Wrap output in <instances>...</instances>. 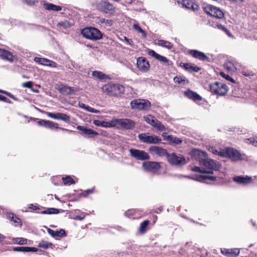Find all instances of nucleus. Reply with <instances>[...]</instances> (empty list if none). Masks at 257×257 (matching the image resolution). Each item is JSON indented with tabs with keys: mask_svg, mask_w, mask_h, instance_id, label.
I'll return each instance as SVG.
<instances>
[{
	"mask_svg": "<svg viewBox=\"0 0 257 257\" xmlns=\"http://www.w3.org/2000/svg\"><path fill=\"white\" fill-rule=\"evenodd\" d=\"M194 156L197 159L202 166L205 168L204 173L212 174L213 170H218L221 165L217 161L208 159V154L204 151L196 150L194 152Z\"/></svg>",
	"mask_w": 257,
	"mask_h": 257,
	"instance_id": "obj_1",
	"label": "nucleus"
},
{
	"mask_svg": "<svg viewBox=\"0 0 257 257\" xmlns=\"http://www.w3.org/2000/svg\"><path fill=\"white\" fill-rule=\"evenodd\" d=\"M101 89L103 93L110 96H120L125 91V88L123 85L112 83L103 85Z\"/></svg>",
	"mask_w": 257,
	"mask_h": 257,
	"instance_id": "obj_2",
	"label": "nucleus"
},
{
	"mask_svg": "<svg viewBox=\"0 0 257 257\" xmlns=\"http://www.w3.org/2000/svg\"><path fill=\"white\" fill-rule=\"evenodd\" d=\"M81 33L83 37L92 41H97L102 38V33L98 29L92 27L83 28Z\"/></svg>",
	"mask_w": 257,
	"mask_h": 257,
	"instance_id": "obj_3",
	"label": "nucleus"
},
{
	"mask_svg": "<svg viewBox=\"0 0 257 257\" xmlns=\"http://www.w3.org/2000/svg\"><path fill=\"white\" fill-rule=\"evenodd\" d=\"M210 91L212 94L224 96L228 91V87L226 84L221 82H215L209 84Z\"/></svg>",
	"mask_w": 257,
	"mask_h": 257,
	"instance_id": "obj_4",
	"label": "nucleus"
},
{
	"mask_svg": "<svg viewBox=\"0 0 257 257\" xmlns=\"http://www.w3.org/2000/svg\"><path fill=\"white\" fill-rule=\"evenodd\" d=\"M31 120L37 121V124L39 126H43L51 130H63L69 132H72V131L69 130L59 126V124L53 121L41 119L38 118H31Z\"/></svg>",
	"mask_w": 257,
	"mask_h": 257,
	"instance_id": "obj_5",
	"label": "nucleus"
},
{
	"mask_svg": "<svg viewBox=\"0 0 257 257\" xmlns=\"http://www.w3.org/2000/svg\"><path fill=\"white\" fill-rule=\"evenodd\" d=\"M114 127H120L125 130H132L136 125L135 122L128 118L114 119Z\"/></svg>",
	"mask_w": 257,
	"mask_h": 257,
	"instance_id": "obj_6",
	"label": "nucleus"
},
{
	"mask_svg": "<svg viewBox=\"0 0 257 257\" xmlns=\"http://www.w3.org/2000/svg\"><path fill=\"white\" fill-rule=\"evenodd\" d=\"M167 159L169 164L174 166H181L187 163L186 159L183 156L177 155L175 153H168Z\"/></svg>",
	"mask_w": 257,
	"mask_h": 257,
	"instance_id": "obj_7",
	"label": "nucleus"
},
{
	"mask_svg": "<svg viewBox=\"0 0 257 257\" xmlns=\"http://www.w3.org/2000/svg\"><path fill=\"white\" fill-rule=\"evenodd\" d=\"M131 106L134 109L148 110L151 107V103L146 99H134L131 102Z\"/></svg>",
	"mask_w": 257,
	"mask_h": 257,
	"instance_id": "obj_8",
	"label": "nucleus"
},
{
	"mask_svg": "<svg viewBox=\"0 0 257 257\" xmlns=\"http://www.w3.org/2000/svg\"><path fill=\"white\" fill-rule=\"evenodd\" d=\"M221 157H227L232 161H237L241 159V154L233 148H226L223 149Z\"/></svg>",
	"mask_w": 257,
	"mask_h": 257,
	"instance_id": "obj_9",
	"label": "nucleus"
},
{
	"mask_svg": "<svg viewBox=\"0 0 257 257\" xmlns=\"http://www.w3.org/2000/svg\"><path fill=\"white\" fill-rule=\"evenodd\" d=\"M96 9L105 14H113L115 12L113 6L107 1H101L96 4Z\"/></svg>",
	"mask_w": 257,
	"mask_h": 257,
	"instance_id": "obj_10",
	"label": "nucleus"
},
{
	"mask_svg": "<svg viewBox=\"0 0 257 257\" xmlns=\"http://www.w3.org/2000/svg\"><path fill=\"white\" fill-rule=\"evenodd\" d=\"M141 142L149 144H158L161 143V138L156 135L148 136L146 133H142L138 136Z\"/></svg>",
	"mask_w": 257,
	"mask_h": 257,
	"instance_id": "obj_11",
	"label": "nucleus"
},
{
	"mask_svg": "<svg viewBox=\"0 0 257 257\" xmlns=\"http://www.w3.org/2000/svg\"><path fill=\"white\" fill-rule=\"evenodd\" d=\"M129 152L130 156L137 160L145 161L150 159V156L145 151L131 149L129 150Z\"/></svg>",
	"mask_w": 257,
	"mask_h": 257,
	"instance_id": "obj_12",
	"label": "nucleus"
},
{
	"mask_svg": "<svg viewBox=\"0 0 257 257\" xmlns=\"http://www.w3.org/2000/svg\"><path fill=\"white\" fill-rule=\"evenodd\" d=\"M77 130L80 131V134L85 138H94L97 136L99 134L95 131L87 128L85 126L78 125L76 127Z\"/></svg>",
	"mask_w": 257,
	"mask_h": 257,
	"instance_id": "obj_13",
	"label": "nucleus"
},
{
	"mask_svg": "<svg viewBox=\"0 0 257 257\" xmlns=\"http://www.w3.org/2000/svg\"><path fill=\"white\" fill-rule=\"evenodd\" d=\"M45 114L52 118L57 120H61L66 123H69L71 121L70 116L66 113L62 112L52 113L48 111H43Z\"/></svg>",
	"mask_w": 257,
	"mask_h": 257,
	"instance_id": "obj_14",
	"label": "nucleus"
},
{
	"mask_svg": "<svg viewBox=\"0 0 257 257\" xmlns=\"http://www.w3.org/2000/svg\"><path fill=\"white\" fill-rule=\"evenodd\" d=\"M205 12L212 17L221 19L224 17V13L219 9L213 6H207L205 8Z\"/></svg>",
	"mask_w": 257,
	"mask_h": 257,
	"instance_id": "obj_15",
	"label": "nucleus"
},
{
	"mask_svg": "<svg viewBox=\"0 0 257 257\" xmlns=\"http://www.w3.org/2000/svg\"><path fill=\"white\" fill-rule=\"evenodd\" d=\"M137 67L141 72H147L149 71L150 65L145 57H140L137 60Z\"/></svg>",
	"mask_w": 257,
	"mask_h": 257,
	"instance_id": "obj_16",
	"label": "nucleus"
},
{
	"mask_svg": "<svg viewBox=\"0 0 257 257\" xmlns=\"http://www.w3.org/2000/svg\"><path fill=\"white\" fill-rule=\"evenodd\" d=\"M178 4H181L186 9L193 11H197L199 8V5L194 0H175Z\"/></svg>",
	"mask_w": 257,
	"mask_h": 257,
	"instance_id": "obj_17",
	"label": "nucleus"
},
{
	"mask_svg": "<svg viewBox=\"0 0 257 257\" xmlns=\"http://www.w3.org/2000/svg\"><path fill=\"white\" fill-rule=\"evenodd\" d=\"M58 89L60 93L66 95L75 94L78 90L76 87H70L64 84H60Z\"/></svg>",
	"mask_w": 257,
	"mask_h": 257,
	"instance_id": "obj_18",
	"label": "nucleus"
},
{
	"mask_svg": "<svg viewBox=\"0 0 257 257\" xmlns=\"http://www.w3.org/2000/svg\"><path fill=\"white\" fill-rule=\"evenodd\" d=\"M143 167L147 171L153 172L160 170L161 166L158 162L147 161L143 163Z\"/></svg>",
	"mask_w": 257,
	"mask_h": 257,
	"instance_id": "obj_19",
	"label": "nucleus"
},
{
	"mask_svg": "<svg viewBox=\"0 0 257 257\" xmlns=\"http://www.w3.org/2000/svg\"><path fill=\"white\" fill-rule=\"evenodd\" d=\"M149 152L153 155H157L160 157L165 156L166 158L168 155L167 150L162 147L152 146L149 148Z\"/></svg>",
	"mask_w": 257,
	"mask_h": 257,
	"instance_id": "obj_20",
	"label": "nucleus"
},
{
	"mask_svg": "<svg viewBox=\"0 0 257 257\" xmlns=\"http://www.w3.org/2000/svg\"><path fill=\"white\" fill-rule=\"evenodd\" d=\"M188 54L201 61H206L208 59V57L203 52L197 50H189Z\"/></svg>",
	"mask_w": 257,
	"mask_h": 257,
	"instance_id": "obj_21",
	"label": "nucleus"
},
{
	"mask_svg": "<svg viewBox=\"0 0 257 257\" xmlns=\"http://www.w3.org/2000/svg\"><path fill=\"white\" fill-rule=\"evenodd\" d=\"M233 181L238 184L247 185L252 182V179L248 176H237L233 178Z\"/></svg>",
	"mask_w": 257,
	"mask_h": 257,
	"instance_id": "obj_22",
	"label": "nucleus"
},
{
	"mask_svg": "<svg viewBox=\"0 0 257 257\" xmlns=\"http://www.w3.org/2000/svg\"><path fill=\"white\" fill-rule=\"evenodd\" d=\"M221 252L224 255L228 257H236L237 256L240 252V250L238 248H221Z\"/></svg>",
	"mask_w": 257,
	"mask_h": 257,
	"instance_id": "obj_23",
	"label": "nucleus"
},
{
	"mask_svg": "<svg viewBox=\"0 0 257 257\" xmlns=\"http://www.w3.org/2000/svg\"><path fill=\"white\" fill-rule=\"evenodd\" d=\"M0 58L10 62H13L15 56L10 51L4 49L0 48Z\"/></svg>",
	"mask_w": 257,
	"mask_h": 257,
	"instance_id": "obj_24",
	"label": "nucleus"
},
{
	"mask_svg": "<svg viewBox=\"0 0 257 257\" xmlns=\"http://www.w3.org/2000/svg\"><path fill=\"white\" fill-rule=\"evenodd\" d=\"M184 94L186 97L195 102L200 101L202 99V98L200 95L190 89H188L184 91Z\"/></svg>",
	"mask_w": 257,
	"mask_h": 257,
	"instance_id": "obj_25",
	"label": "nucleus"
},
{
	"mask_svg": "<svg viewBox=\"0 0 257 257\" xmlns=\"http://www.w3.org/2000/svg\"><path fill=\"white\" fill-rule=\"evenodd\" d=\"M180 66L189 72H198L201 69L200 67L190 63L181 62Z\"/></svg>",
	"mask_w": 257,
	"mask_h": 257,
	"instance_id": "obj_26",
	"label": "nucleus"
},
{
	"mask_svg": "<svg viewBox=\"0 0 257 257\" xmlns=\"http://www.w3.org/2000/svg\"><path fill=\"white\" fill-rule=\"evenodd\" d=\"M7 218L13 222V224L15 226L21 227L22 225V222L21 220L18 218L13 213H8L7 214Z\"/></svg>",
	"mask_w": 257,
	"mask_h": 257,
	"instance_id": "obj_27",
	"label": "nucleus"
},
{
	"mask_svg": "<svg viewBox=\"0 0 257 257\" xmlns=\"http://www.w3.org/2000/svg\"><path fill=\"white\" fill-rule=\"evenodd\" d=\"M93 123L98 126H102L104 127H114L115 124H114V119H112L109 122L105 121H101L99 120H94Z\"/></svg>",
	"mask_w": 257,
	"mask_h": 257,
	"instance_id": "obj_28",
	"label": "nucleus"
},
{
	"mask_svg": "<svg viewBox=\"0 0 257 257\" xmlns=\"http://www.w3.org/2000/svg\"><path fill=\"white\" fill-rule=\"evenodd\" d=\"M148 54L163 63H167L169 62V60L166 57L160 55L153 50H149Z\"/></svg>",
	"mask_w": 257,
	"mask_h": 257,
	"instance_id": "obj_29",
	"label": "nucleus"
},
{
	"mask_svg": "<svg viewBox=\"0 0 257 257\" xmlns=\"http://www.w3.org/2000/svg\"><path fill=\"white\" fill-rule=\"evenodd\" d=\"M44 8L48 11L58 12L62 10V8L60 6L55 5L52 3H48L44 2L43 4Z\"/></svg>",
	"mask_w": 257,
	"mask_h": 257,
	"instance_id": "obj_30",
	"label": "nucleus"
},
{
	"mask_svg": "<svg viewBox=\"0 0 257 257\" xmlns=\"http://www.w3.org/2000/svg\"><path fill=\"white\" fill-rule=\"evenodd\" d=\"M12 250L14 251L20 252H36L38 251V248L34 247L17 246L13 247Z\"/></svg>",
	"mask_w": 257,
	"mask_h": 257,
	"instance_id": "obj_31",
	"label": "nucleus"
},
{
	"mask_svg": "<svg viewBox=\"0 0 257 257\" xmlns=\"http://www.w3.org/2000/svg\"><path fill=\"white\" fill-rule=\"evenodd\" d=\"M196 180L200 182L207 183L208 181H215L216 180V177L208 175H200L196 177Z\"/></svg>",
	"mask_w": 257,
	"mask_h": 257,
	"instance_id": "obj_32",
	"label": "nucleus"
},
{
	"mask_svg": "<svg viewBox=\"0 0 257 257\" xmlns=\"http://www.w3.org/2000/svg\"><path fill=\"white\" fill-rule=\"evenodd\" d=\"M174 81L176 84H182L185 85L189 83V80L185 77L180 75L176 76L174 78Z\"/></svg>",
	"mask_w": 257,
	"mask_h": 257,
	"instance_id": "obj_33",
	"label": "nucleus"
},
{
	"mask_svg": "<svg viewBox=\"0 0 257 257\" xmlns=\"http://www.w3.org/2000/svg\"><path fill=\"white\" fill-rule=\"evenodd\" d=\"M9 239L13 241L14 244L24 245L27 244V239L24 237H10Z\"/></svg>",
	"mask_w": 257,
	"mask_h": 257,
	"instance_id": "obj_34",
	"label": "nucleus"
},
{
	"mask_svg": "<svg viewBox=\"0 0 257 257\" xmlns=\"http://www.w3.org/2000/svg\"><path fill=\"white\" fill-rule=\"evenodd\" d=\"M150 223V221L149 220H145L141 223L139 229V231L141 233H145L148 229V226Z\"/></svg>",
	"mask_w": 257,
	"mask_h": 257,
	"instance_id": "obj_35",
	"label": "nucleus"
},
{
	"mask_svg": "<svg viewBox=\"0 0 257 257\" xmlns=\"http://www.w3.org/2000/svg\"><path fill=\"white\" fill-rule=\"evenodd\" d=\"M54 245L48 241H45V240H42L41 241L38 245V246L40 248H42L44 249H48V248H53Z\"/></svg>",
	"mask_w": 257,
	"mask_h": 257,
	"instance_id": "obj_36",
	"label": "nucleus"
},
{
	"mask_svg": "<svg viewBox=\"0 0 257 257\" xmlns=\"http://www.w3.org/2000/svg\"><path fill=\"white\" fill-rule=\"evenodd\" d=\"M56 26L60 29H66L71 25L68 20H65L58 22Z\"/></svg>",
	"mask_w": 257,
	"mask_h": 257,
	"instance_id": "obj_37",
	"label": "nucleus"
},
{
	"mask_svg": "<svg viewBox=\"0 0 257 257\" xmlns=\"http://www.w3.org/2000/svg\"><path fill=\"white\" fill-rule=\"evenodd\" d=\"M63 210L58 209L54 208H49L45 210L44 211H41L42 214H58L61 212H62Z\"/></svg>",
	"mask_w": 257,
	"mask_h": 257,
	"instance_id": "obj_38",
	"label": "nucleus"
},
{
	"mask_svg": "<svg viewBox=\"0 0 257 257\" xmlns=\"http://www.w3.org/2000/svg\"><path fill=\"white\" fill-rule=\"evenodd\" d=\"M92 76L96 78V79H99L100 80L105 79L106 78L107 75L102 73L101 71H94L92 72Z\"/></svg>",
	"mask_w": 257,
	"mask_h": 257,
	"instance_id": "obj_39",
	"label": "nucleus"
},
{
	"mask_svg": "<svg viewBox=\"0 0 257 257\" xmlns=\"http://www.w3.org/2000/svg\"><path fill=\"white\" fill-rule=\"evenodd\" d=\"M136 211L137 210L135 209H128L125 212L124 215L129 218L135 219L136 218Z\"/></svg>",
	"mask_w": 257,
	"mask_h": 257,
	"instance_id": "obj_40",
	"label": "nucleus"
},
{
	"mask_svg": "<svg viewBox=\"0 0 257 257\" xmlns=\"http://www.w3.org/2000/svg\"><path fill=\"white\" fill-rule=\"evenodd\" d=\"M158 44L159 46L165 47L169 49H171L173 47V45L171 42L163 40H159Z\"/></svg>",
	"mask_w": 257,
	"mask_h": 257,
	"instance_id": "obj_41",
	"label": "nucleus"
},
{
	"mask_svg": "<svg viewBox=\"0 0 257 257\" xmlns=\"http://www.w3.org/2000/svg\"><path fill=\"white\" fill-rule=\"evenodd\" d=\"M208 150L211 152L212 154L219 156L221 157V154H222L223 149H219L217 150L215 147L214 146H209L208 148Z\"/></svg>",
	"mask_w": 257,
	"mask_h": 257,
	"instance_id": "obj_42",
	"label": "nucleus"
},
{
	"mask_svg": "<svg viewBox=\"0 0 257 257\" xmlns=\"http://www.w3.org/2000/svg\"><path fill=\"white\" fill-rule=\"evenodd\" d=\"M134 29L138 33H141L143 37L146 38L147 34L146 32L143 30L138 24H135L133 26Z\"/></svg>",
	"mask_w": 257,
	"mask_h": 257,
	"instance_id": "obj_43",
	"label": "nucleus"
},
{
	"mask_svg": "<svg viewBox=\"0 0 257 257\" xmlns=\"http://www.w3.org/2000/svg\"><path fill=\"white\" fill-rule=\"evenodd\" d=\"M34 60L39 64L47 66L49 60L43 58L35 57Z\"/></svg>",
	"mask_w": 257,
	"mask_h": 257,
	"instance_id": "obj_44",
	"label": "nucleus"
},
{
	"mask_svg": "<svg viewBox=\"0 0 257 257\" xmlns=\"http://www.w3.org/2000/svg\"><path fill=\"white\" fill-rule=\"evenodd\" d=\"M153 126L160 131H163L165 130V126L161 123L160 121L158 120V119L155 120V123H154Z\"/></svg>",
	"mask_w": 257,
	"mask_h": 257,
	"instance_id": "obj_45",
	"label": "nucleus"
},
{
	"mask_svg": "<svg viewBox=\"0 0 257 257\" xmlns=\"http://www.w3.org/2000/svg\"><path fill=\"white\" fill-rule=\"evenodd\" d=\"M66 235V233L63 229H60V230H57L55 231V237H64Z\"/></svg>",
	"mask_w": 257,
	"mask_h": 257,
	"instance_id": "obj_46",
	"label": "nucleus"
},
{
	"mask_svg": "<svg viewBox=\"0 0 257 257\" xmlns=\"http://www.w3.org/2000/svg\"><path fill=\"white\" fill-rule=\"evenodd\" d=\"M63 180L65 184L71 185L75 183L73 179L70 176L63 178Z\"/></svg>",
	"mask_w": 257,
	"mask_h": 257,
	"instance_id": "obj_47",
	"label": "nucleus"
},
{
	"mask_svg": "<svg viewBox=\"0 0 257 257\" xmlns=\"http://www.w3.org/2000/svg\"><path fill=\"white\" fill-rule=\"evenodd\" d=\"M145 120L148 123H150L153 126L155 123V120H156L157 119L154 116L150 115L149 117H147Z\"/></svg>",
	"mask_w": 257,
	"mask_h": 257,
	"instance_id": "obj_48",
	"label": "nucleus"
},
{
	"mask_svg": "<svg viewBox=\"0 0 257 257\" xmlns=\"http://www.w3.org/2000/svg\"><path fill=\"white\" fill-rule=\"evenodd\" d=\"M22 2L28 6H32L38 3V0H22Z\"/></svg>",
	"mask_w": 257,
	"mask_h": 257,
	"instance_id": "obj_49",
	"label": "nucleus"
},
{
	"mask_svg": "<svg viewBox=\"0 0 257 257\" xmlns=\"http://www.w3.org/2000/svg\"><path fill=\"white\" fill-rule=\"evenodd\" d=\"M21 86L24 88H32L33 86V81H27L22 84Z\"/></svg>",
	"mask_w": 257,
	"mask_h": 257,
	"instance_id": "obj_50",
	"label": "nucleus"
},
{
	"mask_svg": "<svg viewBox=\"0 0 257 257\" xmlns=\"http://www.w3.org/2000/svg\"><path fill=\"white\" fill-rule=\"evenodd\" d=\"M94 188H91L89 189H87L84 191V192L82 193V195L85 197L87 196L88 195L93 193L94 192Z\"/></svg>",
	"mask_w": 257,
	"mask_h": 257,
	"instance_id": "obj_51",
	"label": "nucleus"
},
{
	"mask_svg": "<svg viewBox=\"0 0 257 257\" xmlns=\"http://www.w3.org/2000/svg\"><path fill=\"white\" fill-rule=\"evenodd\" d=\"M250 143L253 145H257V136L252 137L248 139Z\"/></svg>",
	"mask_w": 257,
	"mask_h": 257,
	"instance_id": "obj_52",
	"label": "nucleus"
},
{
	"mask_svg": "<svg viewBox=\"0 0 257 257\" xmlns=\"http://www.w3.org/2000/svg\"><path fill=\"white\" fill-rule=\"evenodd\" d=\"M218 29L223 31L225 32L227 34L229 35L230 34L229 31L224 26H222L221 24L217 25Z\"/></svg>",
	"mask_w": 257,
	"mask_h": 257,
	"instance_id": "obj_53",
	"label": "nucleus"
},
{
	"mask_svg": "<svg viewBox=\"0 0 257 257\" xmlns=\"http://www.w3.org/2000/svg\"><path fill=\"white\" fill-rule=\"evenodd\" d=\"M221 74L222 76H223V77H224L226 79L228 80H229L231 82H233V83H234L235 82V81L234 80L231 78L230 76H229L228 75H226L225 74V73H224L223 72H222L221 73Z\"/></svg>",
	"mask_w": 257,
	"mask_h": 257,
	"instance_id": "obj_54",
	"label": "nucleus"
},
{
	"mask_svg": "<svg viewBox=\"0 0 257 257\" xmlns=\"http://www.w3.org/2000/svg\"><path fill=\"white\" fill-rule=\"evenodd\" d=\"M47 66L56 68L57 66V64L53 61L49 60Z\"/></svg>",
	"mask_w": 257,
	"mask_h": 257,
	"instance_id": "obj_55",
	"label": "nucleus"
},
{
	"mask_svg": "<svg viewBox=\"0 0 257 257\" xmlns=\"http://www.w3.org/2000/svg\"><path fill=\"white\" fill-rule=\"evenodd\" d=\"M0 92L7 95V96H8L9 97H10V98H11L13 99H15V97L14 96V95H13L12 94H11V93H10L9 92L0 89Z\"/></svg>",
	"mask_w": 257,
	"mask_h": 257,
	"instance_id": "obj_56",
	"label": "nucleus"
},
{
	"mask_svg": "<svg viewBox=\"0 0 257 257\" xmlns=\"http://www.w3.org/2000/svg\"><path fill=\"white\" fill-rule=\"evenodd\" d=\"M86 110H87L89 112H93V113H98L99 112V110H98L93 107H90L89 106H87Z\"/></svg>",
	"mask_w": 257,
	"mask_h": 257,
	"instance_id": "obj_57",
	"label": "nucleus"
},
{
	"mask_svg": "<svg viewBox=\"0 0 257 257\" xmlns=\"http://www.w3.org/2000/svg\"><path fill=\"white\" fill-rule=\"evenodd\" d=\"M192 170L194 172H200V173H204V171H205L204 169H201L199 167L195 166L192 169Z\"/></svg>",
	"mask_w": 257,
	"mask_h": 257,
	"instance_id": "obj_58",
	"label": "nucleus"
},
{
	"mask_svg": "<svg viewBox=\"0 0 257 257\" xmlns=\"http://www.w3.org/2000/svg\"><path fill=\"white\" fill-rule=\"evenodd\" d=\"M0 101H2L7 103H11V101L6 97L0 94Z\"/></svg>",
	"mask_w": 257,
	"mask_h": 257,
	"instance_id": "obj_59",
	"label": "nucleus"
},
{
	"mask_svg": "<svg viewBox=\"0 0 257 257\" xmlns=\"http://www.w3.org/2000/svg\"><path fill=\"white\" fill-rule=\"evenodd\" d=\"M29 208L33 210L39 209V207L38 206H36L33 204H31L29 205Z\"/></svg>",
	"mask_w": 257,
	"mask_h": 257,
	"instance_id": "obj_60",
	"label": "nucleus"
},
{
	"mask_svg": "<svg viewBox=\"0 0 257 257\" xmlns=\"http://www.w3.org/2000/svg\"><path fill=\"white\" fill-rule=\"evenodd\" d=\"M47 231L49 234H50L52 237H55V231L53 230L50 228L47 229Z\"/></svg>",
	"mask_w": 257,
	"mask_h": 257,
	"instance_id": "obj_61",
	"label": "nucleus"
},
{
	"mask_svg": "<svg viewBox=\"0 0 257 257\" xmlns=\"http://www.w3.org/2000/svg\"><path fill=\"white\" fill-rule=\"evenodd\" d=\"M124 39L125 41L130 45L133 46V42L132 39H128L126 37H124Z\"/></svg>",
	"mask_w": 257,
	"mask_h": 257,
	"instance_id": "obj_62",
	"label": "nucleus"
},
{
	"mask_svg": "<svg viewBox=\"0 0 257 257\" xmlns=\"http://www.w3.org/2000/svg\"><path fill=\"white\" fill-rule=\"evenodd\" d=\"M174 141H173V143L174 144H180L182 143V141L180 140L179 138H176V137H174V139H173Z\"/></svg>",
	"mask_w": 257,
	"mask_h": 257,
	"instance_id": "obj_63",
	"label": "nucleus"
},
{
	"mask_svg": "<svg viewBox=\"0 0 257 257\" xmlns=\"http://www.w3.org/2000/svg\"><path fill=\"white\" fill-rule=\"evenodd\" d=\"M174 137L172 135H169L167 137V138L166 139L168 141L170 142V143H173V139Z\"/></svg>",
	"mask_w": 257,
	"mask_h": 257,
	"instance_id": "obj_64",
	"label": "nucleus"
}]
</instances>
